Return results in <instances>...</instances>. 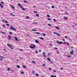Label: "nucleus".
Instances as JSON below:
<instances>
[{"instance_id":"1","label":"nucleus","mask_w":77,"mask_h":77,"mask_svg":"<svg viewBox=\"0 0 77 77\" xmlns=\"http://www.w3.org/2000/svg\"><path fill=\"white\" fill-rule=\"evenodd\" d=\"M10 30H14V31H16V29L12 26H10Z\"/></svg>"},{"instance_id":"2","label":"nucleus","mask_w":77,"mask_h":77,"mask_svg":"<svg viewBox=\"0 0 77 77\" xmlns=\"http://www.w3.org/2000/svg\"><path fill=\"white\" fill-rule=\"evenodd\" d=\"M56 43L57 44H58L59 45H60V44H61L63 43V42H60L59 41H57L56 42Z\"/></svg>"},{"instance_id":"3","label":"nucleus","mask_w":77,"mask_h":77,"mask_svg":"<svg viewBox=\"0 0 77 77\" xmlns=\"http://www.w3.org/2000/svg\"><path fill=\"white\" fill-rule=\"evenodd\" d=\"M7 45H8V46L9 47V48H11V49H12V50H13V49H14V48H12V46L10 45H9V44H7Z\"/></svg>"},{"instance_id":"4","label":"nucleus","mask_w":77,"mask_h":77,"mask_svg":"<svg viewBox=\"0 0 77 77\" xmlns=\"http://www.w3.org/2000/svg\"><path fill=\"white\" fill-rule=\"evenodd\" d=\"M43 55L45 57V52H44L43 53Z\"/></svg>"},{"instance_id":"5","label":"nucleus","mask_w":77,"mask_h":77,"mask_svg":"<svg viewBox=\"0 0 77 77\" xmlns=\"http://www.w3.org/2000/svg\"><path fill=\"white\" fill-rule=\"evenodd\" d=\"M19 6H20V8H22V10H24L25 9H24L23 8V6L20 5Z\"/></svg>"},{"instance_id":"6","label":"nucleus","mask_w":77,"mask_h":77,"mask_svg":"<svg viewBox=\"0 0 77 77\" xmlns=\"http://www.w3.org/2000/svg\"><path fill=\"white\" fill-rule=\"evenodd\" d=\"M14 38L16 41H18V39H17V38L16 37H14Z\"/></svg>"},{"instance_id":"7","label":"nucleus","mask_w":77,"mask_h":77,"mask_svg":"<svg viewBox=\"0 0 77 77\" xmlns=\"http://www.w3.org/2000/svg\"><path fill=\"white\" fill-rule=\"evenodd\" d=\"M8 39H9V40H11V36L8 35Z\"/></svg>"},{"instance_id":"8","label":"nucleus","mask_w":77,"mask_h":77,"mask_svg":"<svg viewBox=\"0 0 77 77\" xmlns=\"http://www.w3.org/2000/svg\"><path fill=\"white\" fill-rule=\"evenodd\" d=\"M30 48H32L33 49H34V48H35V47H33L32 46H30Z\"/></svg>"},{"instance_id":"9","label":"nucleus","mask_w":77,"mask_h":77,"mask_svg":"<svg viewBox=\"0 0 77 77\" xmlns=\"http://www.w3.org/2000/svg\"><path fill=\"white\" fill-rule=\"evenodd\" d=\"M35 42H36V43H39V42H38V41L37 40H35Z\"/></svg>"},{"instance_id":"10","label":"nucleus","mask_w":77,"mask_h":77,"mask_svg":"<svg viewBox=\"0 0 77 77\" xmlns=\"http://www.w3.org/2000/svg\"><path fill=\"white\" fill-rule=\"evenodd\" d=\"M16 67H17V68H21V67H20V66L18 65H17Z\"/></svg>"},{"instance_id":"11","label":"nucleus","mask_w":77,"mask_h":77,"mask_svg":"<svg viewBox=\"0 0 77 77\" xmlns=\"http://www.w3.org/2000/svg\"><path fill=\"white\" fill-rule=\"evenodd\" d=\"M39 38H40L41 40H44V38L42 37H39Z\"/></svg>"},{"instance_id":"12","label":"nucleus","mask_w":77,"mask_h":77,"mask_svg":"<svg viewBox=\"0 0 77 77\" xmlns=\"http://www.w3.org/2000/svg\"><path fill=\"white\" fill-rule=\"evenodd\" d=\"M3 22H4V21H5V23H8V22L7 21L4 20H2Z\"/></svg>"},{"instance_id":"13","label":"nucleus","mask_w":77,"mask_h":77,"mask_svg":"<svg viewBox=\"0 0 77 77\" xmlns=\"http://www.w3.org/2000/svg\"><path fill=\"white\" fill-rule=\"evenodd\" d=\"M70 54H71L72 55L73 54V51H71V52H70Z\"/></svg>"},{"instance_id":"14","label":"nucleus","mask_w":77,"mask_h":77,"mask_svg":"<svg viewBox=\"0 0 77 77\" xmlns=\"http://www.w3.org/2000/svg\"><path fill=\"white\" fill-rule=\"evenodd\" d=\"M51 77H57L56 76H54L53 75H51Z\"/></svg>"},{"instance_id":"15","label":"nucleus","mask_w":77,"mask_h":77,"mask_svg":"<svg viewBox=\"0 0 77 77\" xmlns=\"http://www.w3.org/2000/svg\"><path fill=\"white\" fill-rule=\"evenodd\" d=\"M63 18L64 20H67V19H68V17H64Z\"/></svg>"},{"instance_id":"16","label":"nucleus","mask_w":77,"mask_h":77,"mask_svg":"<svg viewBox=\"0 0 77 77\" xmlns=\"http://www.w3.org/2000/svg\"><path fill=\"white\" fill-rule=\"evenodd\" d=\"M47 60H49V62H51V60H50V58H48L47 59Z\"/></svg>"},{"instance_id":"17","label":"nucleus","mask_w":77,"mask_h":77,"mask_svg":"<svg viewBox=\"0 0 77 77\" xmlns=\"http://www.w3.org/2000/svg\"><path fill=\"white\" fill-rule=\"evenodd\" d=\"M8 69H7V71H9L11 70V68H10L9 67L8 68Z\"/></svg>"},{"instance_id":"18","label":"nucleus","mask_w":77,"mask_h":77,"mask_svg":"<svg viewBox=\"0 0 77 77\" xmlns=\"http://www.w3.org/2000/svg\"><path fill=\"white\" fill-rule=\"evenodd\" d=\"M10 15H11L12 16V17H14V16H15V15L13 14L12 13L11 14L10 13Z\"/></svg>"},{"instance_id":"19","label":"nucleus","mask_w":77,"mask_h":77,"mask_svg":"<svg viewBox=\"0 0 77 77\" xmlns=\"http://www.w3.org/2000/svg\"><path fill=\"white\" fill-rule=\"evenodd\" d=\"M55 28H56L57 29H58V30H59V28L57 26H56Z\"/></svg>"},{"instance_id":"20","label":"nucleus","mask_w":77,"mask_h":77,"mask_svg":"<svg viewBox=\"0 0 77 77\" xmlns=\"http://www.w3.org/2000/svg\"><path fill=\"white\" fill-rule=\"evenodd\" d=\"M53 20H54V22H57V21L56 20L54 19H53Z\"/></svg>"},{"instance_id":"21","label":"nucleus","mask_w":77,"mask_h":77,"mask_svg":"<svg viewBox=\"0 0 77 77\" xmlns=\"http://www.w3.org/2000/svg\"><path fill=\"white\" fill-rule=\"evenodd\" d=\"M1 33H3V34H6V32H4L2 31L1 32Z\"/></svg>"},{"instance_id":"22","label":"nucleus","mask_w":77,"mask_h":77,"mask_svg":"<svg viewBox=\"0 0 77 77\" xmlns=\"http://www.w3.org/2000/svg\"><path fill=\"white\" fill-rule=\"evenodd\" d=\"M0 58H5V57H3L2 56H0Z\"/></svg>"},{"instance_id":"23","label":"nucleus","mask_w":77,"mask_h":77,"mask_svg":"<svg viewBox=\"0 0 77 77\" xmlns=\"http://www.w3.org/2000/svg\"><path fill=\"white\" fill-rule=\"evenodd\" d=\"M54 34V35H57V32H54L53 33Z\"/></svg>"},{"instance_id":"24","label":"nucleus","mask_w":77,"mask_h":77,"mask_svg":"<svg viewBox=\"0 0 77 77\" xmlns=\"http://www.w3.org/2000/svg\"><path fill=\"white\" fill-rule=\"evenodd\" d=\"M23 2H24V3H27V1L26 0H24V1H23Z\"/></svg>"},{"instance_id":"25","label":"nucleus","mask_w":77,"mask_h":77,"mask_svg":"<svg viewBox=\"0 0 77 77\" xmlns=\"http://www.w3.org/2000/svg\"><path fill=\"white\" fill-rule=\"evenodd\" d=\"M32 30L33 32H34V31H35V32H36V29H34V30L32 29Z\"/></svg>"},{"instance_id":"26","label":"nucleus","mask_w":77,"mask_h":77,"mask_svg":"<svg viewBox=\"0 0 77 77\" xmlns=\"http://www.w3.org/2000/svg\"><path fill=\"white\" fill-rule=\"evenodd\" d=\"M65 14L66 15H68V12H65Z\"/></svg>"},{"instance_id":"27","label":"nucleus","mask_w":77,"mask_h":77,"mask_svg":"<svg viewBox=\"0 0 77 77\" xmlns=\"http://www.w3.org/2000/svg\"><path fill=\"white\" fill-rule=\"evenodd\" d=\"M36 17H39V14H36Z\"/></svg>"},{"instance_id":"28","label":"nucleus","mask_w":77,"mask_h":77,"mask_svg":"<svg viewBox=\"0 0 77 77\" xmlns=\"http://www.w3.org/2000/svg\"><path fill=\"white\" fill-rule=\"evenodd\" d=\"M23 68H26V67L25 65H23Z\"/></svg>"},{"instance_id":"29","label":"nucleus","mask_w":77,"mask_h":77,"mask_svg":"<svg viewBox=\"0 0 77 77\" xmlns=\"http://www.w3.org/2000/svg\"><path fill=\"white\" fill-rule=\"evenodd\" d=\"M12 8H13V9H15V7L14 6L12 5L11 6Z\"/></svg>"},{"instance_id":"30","label":"nucleus","mask_w":77,"mask_h":77,"mask_svg":"<svg viewBox=\"0 0 77 77\" xmlns=\"http://www.w3.org/2000/svg\"><path fill=\"white\" fill-rule=\"evenodd\" d=\"M11 72L14 73V71L13 70H11Z\"/></svg>"},{"instance_id":"31","label":"nucleus","mask_w":77,"mask_h":77,"mask_svg":"<svg viewBox=\"0 0 77 77\" xmlns=\"http://www.w3.org/2000/svg\"><path fill=\"white\" fill-rule=\"evenodd\" d=\"M47 17H48V18H49V17H50V15H49V14H47Z\"/></svg>"},{"instance_id":"32","label":"nucleus","mask_w":77,"mask_h":77,"mask_svg":"<svg viewBox=\"0 0 77 77\" xmlns=\"http://www.w3.org/2000/svg\"><path fill=\"white\" fill-rule=\"evenodd\" d=\"M21 74H24V72L22 71L21 72Z\"/></svg>"},{"instance_id":"33","label":"nucleus","mask_w":77,"mask_h":77,"mask_svg":"<svg viewBox=\"0 0 77 77\" xmlns=\"http://www.w3.org/2000/svg\"><path fill=\"white\" fill-rule=\"evenodd\" d=\"M48 20V21H49V20H51V19L50 18H48L47 19Z\"/></svg>"},{"instance_id":"34","label":"nucleus","mask_w":77,"mask_h":77,"mask_svg":"<svg viewBox=\"0 0 77 77\" xmlns=\"http://www.w3.org/2000/svg\"><path fill=\"white\" fill-rule=\"evenodd\" d=\"M36 76H37V77H38V76H39V75H38V74L37 73L36 74Z\"/></svg>"},{"instance_id":"35","label":"nucleus","mask_w":77,"mask_h":77,"mask_svg":"<svg viewBox=\"0 0 77 77\" xmlns=\"http://www.w3.org/2000/svg\"><path fill=\"white\" fill-rule=\"evenodd\" d=\"M32 24H38V23H32Z\"/></svg>"},{"instance_id":"36","label":"nucleus","mask_w":77,"mask_h":77,"mask_svg":"<svg viewBox=\"0 0 77 77\" xmlns=\"http://www.w3.org/2000/svg\"><path fill=\"white\" fill-rule=\"evenodd\" d=\"M32 63H36V62H35L34 61H32Z\"/></svg>"},{"instance_id":"37","label":"nucleus","mask_w":77,"mask_h":77,"mask_svg":"<svg viewBox=\"0 0 77 77\" xmlns=\"http://www.w3.org/2000/svg\"><path fill=\"white\" fill-rule=\"evenodd\" d=\"M52 8H53V9H54V6H53L51 7Z\"/></svg>"},{"instance_id":"38","label":"nucleus","mask_w":77,"mask_h":77,"mask_svg":"<svg viewBox=\"0 0 77 77\" xmlns=\"http://www.w3.org/2000/svg\"><path fill=\"white\" fill-rule=\"evenodd\" d=\"M36 34H38V35L40 34L39 32H36Z\"/></svg>"},{"instance_id":"39","label":"nucleus","mask_w":77,"mask_h":77,"mask_svg":"<svg viewBox=\"0 0 77 77\" xmlns=\"http://www.w3.org/2000/svg\"><path fill=\"white\" fill-rule=\"evenodd\" d=\"M17 5L18 6H20L21 5V4H18Z\"/></svg>"},{"instance_id":"40","label":"nucleus","mask_w":77,"mask_h":77,"mask_svg":"<svg viewBox=\"0 0 77 77\" xmlns=\"http://www.w3.org/2000/svg\"><path fill=\"white\" fill-rule=\"evenodd\" d=\"M67 56L69 57H71V56H69V55H67Z\"/></svg>"},{"instance_id":"41","label":"nucleus","mask_w":77,"mask_h":77,"mask_svg":"<svg viewBox=\"0 0 77 77\" xmlns=\"http://www.w3.org/2000/svg\"><path fill=\"white\" fill-rule=\"evenodd\" d=\"M57 35L58 36H60V35H59V34L57 33Z\"/></svg>"},{"instance_id":"42","label":"nucleus","mask_w":77,"mask_h":77,"mask_svg":"<svg viewBox=\"0 0 77 77\" xmlns=\"http://www.w3.org/2000/svg\"><path fill=\"white\" fill-rule=\"evenodd\" d=\"M43 35L44 36H45V34L43 33Z\"/></svg>"},{"instance_id":"43","label":"nucleus","mask_w":77,"mask_h":77,"mask_svg":"<svg viewBox=\"0 0 77 77\" xmlns=\"http://www.w3.org/2000/svg\"><path fill=\"white\" fill-rule=\"evenodd\" d=\"M43 66H45V64H44L42 65Z\"/></svg>"},{"instance_id":"44","label":"nucleus","mask_w":77,"mask_h":77,"mask_svg":"<svg viewBox=\"0 0 77 77\" xmlns=\"http://www.w3.org/2000/svg\"><path fill=\"white\" fill-rule=\"evenodd\" d=\"M48 26H51V25L50 24H48Z\"/></svg>"},{"instance_id":"45","label":"nucleus","mask_w":77,"mask_h":77,"mask_svg":"<svg viewBox=\"0 0 77 77\" xmlns=\"http://www.w3.org/2000/svg\"><path fill=\"white\" fill-rule=\"evenodd\" d=\"M34 13H35V14L37 13V12L36 11H34Z\"/></svg>"},{"instance_id":"46","label":"nucleus","mask_w":77,"mask_h":77,"mask_svg":"<svg viewBox=\"0 0 77 77\" xmlns=\"http://www.w3.org/2000/svg\"><path fill=\"white\" fill-rule=\"evenodd\" d=\"M65 38H68V37L66 36H65Z\"/></svg>"},{"instance_id":"47","label":"nucleus","mask_w":77,"mask_h":77,"mask_svg":"<svg viewBox=\"0 0 77 77\" xmlns=\"http://www.w3.org/2000/svg\"><path fill=\"white\" fill-rule=\"evenodd\" d=\"M9 34H10V35H12V32H9Z\"/></svg>"},{"instance_id":"48","label":"nucleus","mask_w":77,"mask_h":77,"mask_svg":"<svg viewBox=\"0 0 77 77\" xmlns=\"http://www.w3.org/2000/svg\"><path fill=\"white\" fill-rule=\"evenodd\" d=\"M6 25H7V26H9V24H6Z\"/></svg>"},{"instance_id":"49","label":"nucleus","mask_w":77,"mask_h":77,"mask_svg":"<svg viewBox=\"0 0 77 77\" xmlns=\"http://www.w3.org/2000/svg\"><path fill=\"white\" fill-rule=\"evenodd\" d=\"M35 73V72L34 71L32 72V74H34Z\"/></svg>"},{"instance_id":"50","label":"nucleus","mask_w":77,"mask_h":77,"mask_svg":"<svg viewBox=\"0 0 77 77\" xmlns=\"http://www.w3.org/2000/svg\"><path fill=\"white\" fill-rule=\"evenodd\" d=\"M49 70H51V68H50L49 69Z\"/></svg>"},{"instance_id":"51","label":"nucleus","mask_w":77,"mask_h":77,"mask_svg":"<svg viewBox=\"0 0 77 77\" xmlns=\"http://www.w3.org/2000/svg\"><path fill=\"white\" fill-rule=\"evenodd\" d=\"M1 3H2V4H4V2H1Z\"/></svg>"},{"instance_id":"52","label":"nucleus","mask_w":77,"mask_h":77,"mask_svg":"<svg viewBox=\"0 0 77 77\" xmlns=\"http://www.w3.org/2000/svg\"><path fill=\"white\" fill-rule=\"evenodd\" d=\"M54 49H55V50H57V48H54Z\"/></svg>"},{"instance_id":"53","label":"nucleus","mask_w":77,"mask_h":77,"mask_svg":"<svg viewBox=\"0 0 77 77\" xmlns=\"http://www.w3.org/2000/svg\"><path fill=\"white\" fill-rule=\"evenodd\" d=\"M63 41H65V39H64V38L63 39Z\"/></svg>"},{"instance_id":"54","label":"nucleus","mask_w":77,"mask_h":77,"mask_svg":"<svg viewBox=\"0 0 77 77\" xmlns=\"http://www.w3.org/2000/svg\"><path fill=\"white\" fill-rule=\"evenodd\" d=\"M20 51H23V50L22 49H20Z\"/></svg>"},{"instance_id":"55","label":"nucleus","mask_w":77,"mask_h":77,"mask_svg":"<svg viewBox=\"0 0 77 77\" xmlns=\"http://www.w3.org/2000/svg\"><path fill=\"white\" fill-rule=\"evenodd\" d=\"M3 7H4L2 5V6H1V8H3Z\"/></svg>"},{"instance_id":"56","label":"nucleus","mask_w":77,"mask_h":77,"mask_svg":"<svg viewBox=\"0 0 77 77\" xmlns=\"http://www.w3.org/2000/svg\"><path fill=\"white\" fill-rule=\"evenodd\" d=\"M26 18H27V19H28L29 18V17H26Z\"/></svg>"},{"instance_id":"57","label":"nucleus","mask_w":77,"mask_h":77,"mask_svg":"<svg viewBox=\"0 0 77 77\" xmlns=\"http://www.w3.org/2000/svg\"><path fill=\"white\" fill-rule=\"evenodd\" d=\"M3 27H5V25H3Z\"/></svg>"},{"instance_id":"58","label":"nucleus","mask_w":77,"mask_h":77,"mask_svg":"<svg viewBox=\"0 0 77 77\" xmlns=\"http://www.w3.org/2000/svg\"><path fill=\"white\" fill-rule=\"evenodd\" d=\"M35 53H38V51H35Z\"/></svg>"},{"instance_id":"59","label":"nucleus","mask_w":77,"mask_h":77,"mask_svg":"<svg viewBox=\"0 0 77 77\" xmlns=\"http://www.w3.org/2000/svg\"><path fill=\"white\" fill-rule=\"evenodd\" d=\"M3 50H4V51H6V50L5 49H4Z\"/></svg>"},{"instance_id":"60","label":"nucleus","mask_w":77,"mask_h":77,"mask_svg":"<svg viewBox=\"0 0 77 77\" xmlns=\"http://www.w3.org/2000/svg\"><path fill=\"white\" fill-rule=\"evenodd\" d=\"M57 52L58 54H59V52L58 51H57Z\"/></svg>"},{"instance_id":"61","label":"nucleus","mask_w":77,"mask_h":77,"mask_svg":"<svg viewBox=\"0 0 77 77\" xmlns=\"http://www.w3.org/2000/svg\"><path fill=\"white\" fill-rule=\"evenodd\" d=\"M54 72H56V71H55V70H54Z\"/></svg>"},{"instance_id":"62","label":"nucleus","mask_w":77,"mask_h":77,"mask_svg":"<svg viewBox=\"0 0 77 77\" xmlns=\"http://www.w3.org/2000/svg\"><path fill=\"white\" fill-rule=\"evenodd\" d=\"M33 46L34 47H36V46L35 45H34Z\"/></svg>"},{"instance_id":"63","label":"nucleus","mask_w":77,"mask_h":77,"mask_svg":"<svg viewBox=\"0 0 77 77\" xmlns=\"http://www.w3.org/2000/svg\"><path fill=\"white\" fill-rule=\"evenodd\" d=\"M66 42H63V44H66Z\"/></svg>"},{"instance_id":"64","label":"nucleus","mask_w":77,"mask_h":77,"mask_svg":"<svg viewBox=\"0 0 77 77\" xmlns=\"http://www.w3.org/2000/svg\"><path fill=\"white\" fill-rule=\"evenodd\" d=\"M67 45H69V43H67Z\"/></svg>"}]
</instances>
